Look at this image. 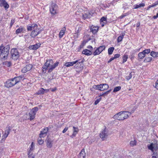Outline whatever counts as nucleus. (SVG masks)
<instances>
[{
	"instance_id": "nucleus-37",
	"label": "nucleus",
	"mask_w": 158,
	"mask_h": 158,
	"mask_svg": "<svg viewBox=\"0 0 158 158\" xmlns=\"http://www.w3.org/2000/svg\"><path fill=\"white\" fill-rule=\"evenodd\" d=\"M38 142L40 145L44 143V141L42 140L41 138L39 137L38 139Z\"/></svg>"
},
{
	"instance_id": "nucleus-44",
	"label": "nucleus",
	"mask_w": 158,
	"mask_h": 158,
	"mask_svg": "<svg viewBox=\"0 0 158 158\" xmlns=\"http://www.w3.org/2000/svg\"><path fill=\"white\" fill-rule=\"evenodd\" d=\"M46 135V134L43 133H40V134L39 137L41 138H44V137H45Z\"/></svg>"
},
{
	"instance_id": "nucleus-28",
	"label": "nucleus",
	"mask_w": 158,
	"mask_h": 158,
	"mask_svg": "<svg viewBox=\"0 0 158 158\" xmlns=\"http://www.w3.org/2000/svg\"><path fill=\"white\" fill-rule=\"evenodd\" d=\"M100 24L103 27L104 24H106V17H103L100 19Z\"/></svg>"
},
{
	"instance_id": "nucleus-55",
	"label": "nucleus",
	"mask_w": 158,
	"mask_h": 158,
	"mask_svg": "<svg viewBox=\"0 0 158 158\" xmlns=\"http://www.w3.org/2000/svg\"><path fill=\"white\" fill-rule=\"evenodd\" d=\"M153 18L154 19H156L157 18H158V13L156 15H154L153 17Z\"/></svg>"
},
{
	"instance_id": "nucleus-49",
	"label": "nucleus",
	"mask_w": 158,
	"mask_h": 158,
	"mask_svg": "<svg viewBox=\"0 0 158 158\" xmlns=\"http://www.w3.org/2000/svg\"><path fill=\"white\" fill-rule=\"evenodd\" d=\"M68 127H65L62 131L63 133H65L68 130Z\"/></svg>"
},
{
	"instance_id": "nucleus-54",
	"label": "nucleus",
	"mask_w": 158,
	"mask_h": 158,
	"mask_svg": "<svg viewBox=\"0 0 158 158\" xmlns=\"http://www.w3.org/2000/svg\"><path fill=\"white\" fill-rule=\"evenodd\" d=\"M131 60H132L134 58V56L133 55H131L129 56Z\"/></svg>"
},
{
	"instance_id": "nucleus-16",
	"label": "nucleus",
	"mask_w": 158,
	"mask_h": 158,
	"mask_svg": "<svg viewBox=\"0 0 158 158\" xmlns=\"http://www.w3.org/2000/svg\"><path fill=\"white\" fill-rule=\"evenodd\" d=\"M40 44L37 43L35 45H31L29 46V48L30 49L36 50L40 47Z\"/></svg>"
},
{
	"instance_id": "nucleus-45",
	"label": "nucleus",
	"mask_w": 158,
	"mask_h": 158,
	"mask_svg": "<svg viewBox=\"0 0 158 158\" xmlns=\"http://www.w3.org/2000/svg\"><path fill=\"white\" fill-rule=\"evenodd\" d=\"M30 154V152H29L28 158H35V156L33 154Z\"/></svg>"
},
{
	"instance_id": "nucleus-46",
	"label": "nucleus",
	"mask_w": 158,
	"mask_h": 158,
	"mask_svg": "<svg viewBox=\"0 0 158 158\" xmlns=\"http://www.w3.org/2000/svg\"><path fill=\"white\" fill-rule=\"evenodd\" d=\"M132 77V76L131 74H130L129 75L126 77V79L128 80L130 79Z\"/></svg>"
},
{
	"instance_id": "nucleus-10",
	"label": "nucleus",
	"mask_w": 158,
	"mask_h": 158,
	"mask_svg": "<svg viewBox=\"0 0 158 158\" xmlns=\"http://www.w3.org/2000/svg\"><path fill=\"white\" fill-rule=\"evenodd\" d=\"M41 31V30L39 27L37 28L32 30L31 33V36L32 37H34L40 34Z\"/></svg>"
},
{
	"instance_id": "nucleus-27",
	"label": "nucleus",
	"mask_w": 158,
	"mask_h": 158,
	"mask_svg": "<svg viewBox=\"0 0 158 158\" xmlns=\"http://www.w3.org/2000/svg\"><path fill=\"white\" fill-rule=\"evenodd\" d=\"M82 53L83 54L88 56H90L92 54V52L90 50L87 49H85L83 50L82 52Z\"/></svg>"
},
{
	"instance_id": "nucleus-20",
	"label": "nucleus",
	"mask_w": 158,
	"mask_h": 158,
	"mask_svg": "<svg viewBox=\"0 0 158 158\" xmlns=\"http://www.w3.org/2000/svg\"><path fill=\"white\" fill-rule=\"evenodd\" d=\"M79 131L78 128L77 127H73V133L71 137L73 138L75 137Z\"/></svg>"
},
{
	"instance_id": "nucleus-58",
	"label": "nucleus",
	"mask_w": 158,
	"mask_h": 158,
	"mask_svg": "<svg viewBox=\"0 0 158 158\" xmlns=\"http://www.w3.org/2000/svg\"><path fill=\"white\" fill-rule=\"evenodd\" d=\"M7 63L8 64H7V65L8 66H10L11 64V63L10 62H8Z\"/></svg>"
},
{
	"instance_id": "nucleus-12",
	"label": "nucleus",
	"mask_w": 158,
	"mask_h": 158,
	"mask_svg": "<svg viewBox=\"0 0 158 158\" xmlns=\"http://www.w3.org/2000/svg\"><path fill=\"white\" fill-rule=\"evenodd\" d=\"M0 6H3L6 9H8L9 5L5 0H0Z\"/></svg>"
},
{
	"instance_id": "nucleus-2",
	"label": "nucleus",
	"mask_w": 158,
	"mask_h": 158,
	"mask_svg": "<svg viewBox=\"0 0 158 158\" xmlns=\"http://www.w3.org/2000/svg\"><path fill=\"white\" fill-rule=\"evenodd\" d=\"M131 114V113L127 111H122L116 114L113 118L118 120H123L127 118Z\"/></svg>"
},
{
	"instance_id": "nucleus-41",
	"label": "nucleus",
	"mask_w": 158,
	"mask_h": 158,
	"mask_svg": "<svg viewBox=\"0 0 158 158\" xmlns=\"http://www.w3.org/2000/svg\"><path fill=\"white\" fill-rule=\"evenodd\" d=\"M100 85H94L93 87L94 89L100 90Z\"/></svg>"
},
{
	"instance_id": "nucleus-40",
	"label": "nucleus",
	"mask_w": 158,
	"mask_h": 158,
	"mask_svg": "<svg viewBox=\"0 0 158 158\" xmlns=\"http://www.w3.org/2000/svg\"><path fill=\"white\" fill-rule=\"evenodd\" d=\"M124 35H122L119 36L117 39V41L118 42H119L121 41L123 38Z\"/></svg>"
},
{
	"instance_id": "nucleus-38",
	"label": "nucleus",
	"mask_w": 158,
	"mask_h": 158,
	"mask_svg": "<svg viewBox=\"0 0 158 158\" xmlns=\"http://www.w3.org/2000/svg\"><path fill=\"white\" fill-rule=\"evenodd\" d=\"M121 89L120 86H117L115 87L113 90L114 92H115L119 91Z\"/></svg>"
},
{
	"instance_id": "nucleus-18",
	"label": "nucleus",
	"mask_w": 158,
	"mask_h": 158,
	"mask_svg": "<svg viewBox=\"0 0 158 158\" xmlns=\"http://www.w3.org/2000/svg\"><path fill=\"white\" fill-rule=\"evenodd\" d=\"M100 90L103 91L106 90L109 88L108 85L106 84H100Z\"/></svg>"
},
{
	"instance_id": "nucleus-57",
	"label": "nucleus",
	"mask_w": 158,
	"mask_h": 158,
	"mask_svg": "<svg viewBox=\"0 0 158 158\" xmlns=\"http://www.w3.org/2000/svg\"><path fill=\"white\" fill-rule=\"evenodd\" d=\"M52 91H55L56 89V88H55L54 89H50Z\"/></svg>"
},
{
	"instance_id": "nucleus-15",
	"label": "nucleus",
	"mask_w": 158,
	"mask_h": 158,
	"mask_svg": "<svg viewBox=\"0 0 158 158\" xmlns=\"http://www.w3.org/2000/svg\"><path fill=\"white\" fill-rule=\"evenodd\" d=\"M10 80L11 81L13 85L14 86L19 82L20 80V78L19 77H15L14 78L10 79Z\"/></svg>"
},
{
	"instance_id": "nucleus-9",
	"label": "nucleus",
	"mask_w": 158,
	"mask_h": 158,
	"mask_svg": "<svg viewBox=\"0 0 158 158\" xmlns=\"http://www.w3.org/2000/svg\"><path fill=\"white\" fill-rule=\"evenodd\" d=\"M109 135L107 129L105 128L100 133V136L102 140H104Z\"/></svg>"
},
{
	"instance_id": "nucleus-39",
	"label": "nucleus",
	"mask_w": 158,
	"mask_h": 158,
	"mask_svg": "<svg viewBox=\"0 0 158 158\" xmlns=\"http://www.w3.org/2000/svg\"><path fill=\"white\" fill-rule=\"evenodd\" d=\"M151 50L150 49H147L144 50L143 52L146 55V54H148L150 52Z\"/></svg>"
},
{
	"instance_id": "nucleus-51",
	"label": "nucleus",
	"mask_w": 158,
	"mask_h": 158,
	"mask_svg": "<svg viewBox=\"0 0 158 158\" xmlns=\"http://www.w3.org/2000/svg\"><path fill=\"white\" fill-rule=\"evenodd\" d=\"M100 101V99L97 100L95 102V105H96L97 104H98V102Z\"/></svg>"
},
{
	"instance_id": "nucleus-56",
	"label": "nucleus",
	"mask_w": 158,
	"mask_h": 158,
	"mask_svg": "<svg viewBox=\"0 0 158 158\" xmlns=\"http://www.w3.org/2000/svg\"><path fill=\"white\" fill-rule=\"evenodd\" d=\"M114 59H115L114 58V57L111 58L110 59V60L108 61V62H111V61H112Z\"/></svg>"
},
{
	"instance_id": "nucleus-4",
	"label": "nucleus",
	"mask_w": 158,
	"mask_h": 158,
	"mask_svg": "<svg viewBox=\"0 0 158 158\" xmlns=\"http://www.w3.org/2000/svg\"><path fill=\"white\" fill-rule=\"evenodd\" d=\"M9 49L8 48L4 47L3 46H0V57L1 58L6 59L9 54Z\"/></svg>"
},
{
	"instance_id": "nucleus-61",
	"label": "nucleus",
	"mask_w": 158,
	"mask_h": 158,
	"mask_svg": "<svg viewBox=\"0 0 158 158\" xmlns=\"http://www.w3.org/2000/svg\"><path fill=\"white\" fill-rule=\"evenodd\" d=\"M83 45H83V44H81V45L80 46V48H82L83 47Z\"/></svg>"
},
{
	"instance_id": "nucleus-34",
	"label": "nucleus",
	"mask_w": 158,
	"mask_h": 158,
	"mask_svg": "<svg viewBox=\"0 0 158 158\" xmlns=\"http://www.w3.org/2000/svg\"><path fill=\"white\" fill-rule=\"evenodd\" d=\"M152 58L151 57H147L145 59L144 62H150L152 60Z\"/></svg>"
},
{
	"instance_id": "nucleus-43",
	"label": "nucleus",
	"mask_w": 158,
	"mask_h": 158,
	"mask_svg": "<svg viewBox=\"0 0 158 158\" xmlns=\"http://www.w3.org/2000/svg\"><path fill=\"white\" fill-rule=\"evenodd\" d=\"M130 144L131 146H134L136 145V142L135 140L131 141L130 142Z\"/></svg>"
},
{
	"instance_id": "nucleus-8",
	"label": "nucleus",
	"mask_w": 158,
	"mask_h": 158,
	"mask_svg": "<svg viewBox=\"0 0 158 158\" xmlns=\"http://www.w3.org/2000/svg\"><path fill=\"white\" fill-rule=\"evenodd\" d=\"M106 47L103 45L98 47L93 52V54L95 56L99 54L105 50Z\"/></svg>"
},
{
	"instance_id": "nucleus-32",
	"label": "nucleus",
	"mask_w": 158,
	"mask_h": 158,
	"mask_svg": "<svg viewBox=\"0 0 158 158\" xmlns=\"http://www.w3.org/2000/svg\"><path fill=\"white\" fill-rule=\"evenodd\" d=\"M138 56L139 58L141 59L143 58L145 56V55L142 52L138 54Z\"/></svg>"
},
{
	"instance_id": "nucleus-11",
	"label": "nucleus",
	"mask_w": 158,
	"mask_h": 158,
	"mask_svg": "<svg viewBox=\"0 0 158 158\" xmlns=\"http://www.w3.org/2000/svg\"><path fill=\"white\" fill-rule=\"evenodd\" d=\"M38 27V26L36 24L33 23L28 25L27 29L28 31H31L37 29Z\"/></svg>"
},
{
	"instance_id": "nucleus-59",
	"label": "nucleus",
	"mask_w": 158,
	"mask_h": 158,
	"mask_svg": "<svg viewBox=\"0 0 158 158\" xmlns=\"http://www.w3.org/2000/svg\"><path fill=\"white\" fill-rule=\"evenodd\" d=\"M140 23H138L137 24V25H136L137 27H139V26L140 25Z\"/></svg>"
},
{
	"instance_id": "nucleus-19",
	"label": "nucleus",
	"mask_w": 158,
	"mask_h": 158,
	"mask_svg": "<svg viewBox=\"0 0 158 158\" xmlns=\"http://www.w3.org/2000/svg\"><path fill=\"white\" fill-rule=\"evenodd\" d=\"M81 63H83V61H82ZM74 68L77 69H79V70L81 71L83 69V66L81 65L80 64V62L77 63L74 67Z\"/></svg>"
},
{
	"instance_id": "nucleus-24",
	"label": "nucleus",
	"mask_w": 158,
	"mask_h": 158,
	"mask_svg": "<svg viewBox=\"0 0 158 158\" xmlns=\"http://www.w3.org/2000/svg\"><path fill=\"white\" fill-rule=\"evenodd\" d=\"M66 30V28L65 27H63L61 29L59 34V37L60 38H61L63 37Z\"/></svg>"
},
{
	"instance_id": "nucleus-63",
	"label": "nucleus",
	"mask_w": 158,
	"mask_h": 158,
	"mask_svg": "<svg viewBox=\"0 0 158 158\" xmlns=\"http://www.w3.org/2000/svg\"><path fill=\"white\" fill-rule=\"evenodd\" d=\"M110 91V90L106 91V94H108Z\"/></svg>"
},
{
	"instance_id": "nucleus-62",
	"label": "nucleus",
	"mask_w": 158,
	"mask_h": 158,
	"mask_svg": "<svg viewBox=\"0 0 158 158\" xmlns=\"http://www.w3.org/2000/svg\"><path fill=\"white\" fill-rule=\"evenodd\" d=\"M88 48H91V49H93V47L91 46H89V47H88Z\"/></svg>"
},
{
	"instance_id": "nucleus-21",
	"label": "nucleus",
	"mask_w": 158,
	"mask_h": 158,
	"mask_svg": "<svg viewBox=\"0 0 158 158\" xmlns=\"http://www.w3.org/2000/svg\"><path fill=\"white\" fill-rule=\"evenodd\" d=\"M49 91V89H44L43 88H41L37 91V94H43L45 92L47 93Z\"/></svg>"
},
{
	"instance_id": "nucleus-6",
	"label": "nucleus",
	"mask_w": 158,
	"mask_h": 158,
	"mask_svg": "<svg viewBox=\"0 0 158 158\" xmlns=\"http://www.w3.org/2000/svg\"><path fill=\"white\" fill-rule=\"evenodd\" d=\"M50 11L53 15L57 14L58 13V6L55 3H52L50 6Z\"/></svg>"
},
{
	"instance_id": "nucleus-22",
	"label": "nucleus",
	"mask_w": 158,
	"mask_h": 158,
	"mask_svg": "<svg viewBox=\"0 0 158 158\" xmlns=\"http://www.w3.org/2000/svg\"><path fill=\"white\" fill-rule=\"evenodd\" d=\"M10 130L9 127H7L6 128L4 133L2 136L3 138H6L7 137L9 134Z\"/></svg>"
},
{
	"instance_id": "nucleus-47",
	"label": "nucleus",
	"mask_w": 158,
	"mask_h": 158,
	"mask_svg": "<svg viewBox=\"0 0 158 158\" xmlns=\"http://www.w3.org/2000/svg\"><path fill=\"white\" fill-rule=\"evenodd\" d=\"M15 23V20L14 19H11L10 24V26L11 27Z\"/></svg>"
},
{
	"instance_id": "nucleus-23",
	"label": "nucleus",
	"mask_w": 158,
	"mask_h": 158,
	"mask_svg": "<svg viewBox=\"0 0 158 158\" xmlns=\"http://www.w3.org/2000/svg\"><path fill=\"white\" fill-rule=\"evenodd\" d=\"M98 29V27L97 26H91L90 28L91 31L94 34H95L97 32Z\"/></svg>"
},
{
	"instance_id": "nucleus-25",
	"label": "nucleus",
	"mask_w": 158,
	"mask_h": 158,
	"mask_svg": "<svg viewBox=\"0 0 158 158\" xmlns=\"http://www.w3.org/2000/svg\"><path fill=\"white\" fill-rule=\"evenodd\" d=\"M25 31L24 27L20 26L16 31L15 33L16 34H18L21 32H23Z\"/></svg>"
},
{
	"instance_id": "nucleus-31",
	"label": "nucleus",
	"mask_w": 158,
	"mask_h": 158,
	"mask_svg": "<svg viewBox=\"0 0 158 158\" xmlns=\"http://www.w3.org/2000/svg\"><path fill=\"white\" fill-rule=\"evenodd\" d=\"M151 55L153 57H158V52L152 51L151 52Z\"/></svg>"
},
{
	"instance_id": "nucleus-50",
	"label": "nucleus",
	"mask_w": 158,
	"mask_h": 158,
	"mask_svg": "<svg viewBox=\"0 0 158 158\" xmlns=\"http://www.w3.org/2000/svg\"><path fill=\"white\" fill-rule=\"evenodd\" d=\"M83 19H85L88 18L89 17L87 15H86V14L85 15H83Z\"/></svg>"
},
{
	"instance_id": "nucleus-53",
	"label": "nucleus",
	"mask_w": 158,
	"mask_h": 158,
	"mask_svg": "<svg viewBox=\"0 0 158 158\" xmlns=\"http://www.w3.org/2000/svg\"><path fill=\"white\" fill-rule=\"evenodd\" d=\"M158 4V2H156V3H154L153 4H152L151 5L152 6V7H155V6H156Z\"/></svg>"
},
{
	"instance_id": "nucleus-64",
	"label": "nucleus",
	"mask_w": 158,
	"mask_h": 158,
	"mask_svg": "<svg viewBox=\"0 0 158 158\" xmlns=\"http://www.w3.org/2000/svg\"><path fill=\"white\" fill-rule=\"evenodd\" d=\"M54 34H53L52 35H51V36H52L53 38L54 37Z\"/></svg>"
},
{
	"instance_id": "nucleus-36",
	"label": "nucleus",
	"mask_w": 158,
	"mask_h": 158,
	"mask_svg": "<svg viewBox=\"0 0 158 158\" xmlns=\"http://www.w3.org/2000/svg\"><path fill=\"white\" fill-rule=\"evenodd\" d=\"M35 148V144L33 142H32L29 147V151H31L33 150Z\"/></svg>"
},
{
	"instance_id": "nucleus-35",
	"label": "nucleus",
	"mask_w": 158,
	"mask_h": 158,
	"mask_svg": "<svg viewBox=\"0 0 158 158\" xmlns=\"http://www.w3.org/2000/svg\"><path fill=\"white\" fill-rule=\"evenodd\" d=\"M128 58V56L127 54H125L123 57V63L126 62L127 61Z\"/></svg>"
},
{
	"instance_id": "nucleus-30",
	"label": "nucleus",
	"mask_w": 158,
	"mask_h": 158,
	"mask_svg": "<svg viewBox=\"0 0 158 158\" xmlns=\"http://www.w3.org/2000/svg\"><path fill=\"white\" fill-rule=\"evenodd\" d=\"M52 141L50 139H48L47 143V147L49 148L52 147Z\"/></svg>"
},
{
	"instance_id": "nucleus-7",
	"label": "nucleus",
	"mask_w": 158,
	"mask_h": 158,
	"mask_svg": "<svg viewBox=\"0 0 158 158\" xmlns=\"http://www.w3.org/2000/svg\"><path fill=\"white\" fill-rule=\"evenodd\" d=\"M11 54L12 59L15 60H17L19 56V52L16 48H12L11 50Z\"/></svg>"
},
{
	"instance_id": "nucleus-60",
	"label": "nucleus",
	"mask_w": 158,
	"mask_h": 158,
	"mask_svg": "<svg viewBox=\"0 0 158 158\" xmlns=\"http://www.w3.org/2000/svg\"><path fill=\"white\" fill-rule=\"evenodd\" d=\"M151 7H152V6L151 5H150V6H148V9H149V8H151Z\"/></svg>"
},
{
	"instance_id": "nucleus-3",
	"label": "nucleus",
	"mask_w": 158,
	"mask_h": 158,
	"mask_svg": "<svg viewBox=\"0 0 158 158\" xmlns=\"http://www.w3.org/2000/svg\"><path fill=\"white\" fill-rule=\"evenodd\" d=\"M148 147L149 149L153 152L152 158H158L157 152H154L156 151L158 149L157 144L156 143H152L148 145Z\"/></svg>"
},
{
	"instance_id": "nucleus-17",
	"label": "nucleus",
	"mask_w": 158,
	"mask_h": 158,
	"mask_svg": "<svg viewBox=\"0 0 158 158\" xmlns=\"http://www.w3.org/2000/svg\"><path fill=\"white\" fill-rule=\"evenodd\" d=\"M86 154L85 153L84 149H82L81 152L78 155L77 158H85Z\"/></svg>"
},
{
	"instance_id": "nucleus-52",
	"label": "nucleus",
	"mask_w": 158,
	"mask_h": 158,
	"mask_svg": "<svg viewBox=\"0 0 158 158\" xmlns=\"http://www.w3.org/2000/svg\"><path fill=\"white\" fill-rule=\"evenodd\" d=\"M156 88L158 89V79L156 82Z\"/></svg>"
},
{
	"instance_id": "nucleus-14",
	"label": "nucleus",
	"mask_w": 158,
	"mask_h": 158,
	"mask_svg": "<svg viewBox=\"0 0 158 158\" xmlns=\"http://www.w3.org/2000/svg\"><path fill=\"white\" fill-rule=\"evenodd\" d=\"M78 60H77L75 61L71 62H67L65 63L64 65L67 67L73 66L74 64L78 62Z\"/></svg>"
},
{
	"instance_id": "nucleus-1",
	"label": "nucleus",
	"mask_w": 158,
	"mask_h": 158,
	"mask_svg": "<svg viewBox=\"0 0 158 158\" xmlns=\"http://www.w3.org/2000/svg\"><path fill=\"white\" fill-rule=\"evenodd\" d=\"M59 64L58 62L53 64V61L52 60H47L43 67V72L45 73L46 70H48V72H51L52 70L56 67Z\"/></svg>"
},
{
	"instance_id": "nucleus-5",
	"label": "nucleus",
	"mask_w": 158,
	"mask_h": 158,
	"mask_svg": "<svg viewBox=\"0 0 158 158\" xmlns=\"http://www.w3.org/2000/svg\"><path fill=\"white\" fill-rule=\"evenodd\" d=\"M38 110V108L35 107L31 110L29 113V118H27V119H30V120H33L35 117L36 113Z\"/></svg>"
},
{
	"instance_id": "nucleus-29",
	"label": "nucleus",
	"mask_w": 158,
	"mask_h": 158,
	"mask_svg": "<svg viewBox=\"0 0 158 158\" xmlns=\"http://www.w3.org/2000/svg\"><path fill=\"white\" fill-rule=\"evenodd\" d=\"M145 6V4L143 3H141L138 5L135 4L133 6V8L134 9H136L138 8L143 7Z\"/></svg>"
},
{
	"instance_id": "nucleus-26",
	"label": "nucleus",
	"mask_w": 158,
	"mask_h": 158,
	"mask_svg": "<svg viewBox=\"0 0 158 158\" xmlns=\"http://www.w3.org/2000/svg\"><path fill=\"white\" fill-rule=\"evenodd\" d=\"M5 86L7 88H9L13 86V85L11 81L10 80H9L5 82Z\"/></svg>"
},
{
	"instance_id": "nucleus-13",
	"label": "nucleus",
	"mask_w": 158,
	"mask_h": 158,
	"mask_svg": "<svg viewBox=\"0 0 158 158\" xmlns=\"http://www.w3.org/2000/svg\"><path fill=\"white\" fill-rule=\"evenodd\" d=\"M32 68V65L31 64H28L22 69V71L23 73H25L30 70Z\"/></svg>"
},
{
	"instance_id": "nucleus-48",
	"label": "nucleus",
	"mask_w": 158,
	"mask_h": 158,
	"mask_svg": "<svg viewBox=\"0 0 158 158\" xmlns=\"http://www.w3.org/2000/svg\"><path fill=\"white\" fill-rule=\"evenodd\" d=\"M120 56V55L119 54H115L114 56V58L115 59L118 58Z\"/></svg>"
},
{
	"instance_id": "nucleus-42",
	"label": "nucleus",
	"mask_w": 158,
	"mask_h": 158,
	"mask_svg": "<svg viewBox=\"0 0 158 158\" xmlns=\"http://www.w3.org/2000/svg\"><path fill=\"white\" fill-rule=\"evenodd\" d=\"M48 131V129L47 127L45 128L40 133H43L47 134V133Z\"/></svg>"
},
{
	"instance_id": "nucleus-33",
	"label": "nucleus",
	"mask_w": 158,
	"mask_h": 158,
	"mask_svg": "<svg viewBox=\"0 0 158 158\" xmlns=\"http://www.w3.org/2000/svg\"><path fill=\"white\" fill-rule=\"evenodd\" d=\"M114 48L113 47H111L109 48L108 49V53L109 55H111L112 54Z\"/></svg>"
}]
</instances>
